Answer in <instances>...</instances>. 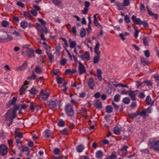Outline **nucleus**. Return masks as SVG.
<instances>
[{"label":"nucleus","mask_w":159,"mask_h":159,"mask_svg":"<svg viewBox=\"0 0 159 159\" xmlns=\"http://www.w3.org/2000/svg\"><path fill=\"white\" fill-rule=\"evenodd\" d=\"M148 146L150 148L152 149L154 151H159V140L156 138L150 139L148 143Z\"/></svg>","instance_id":"nucleus-1"},{"label":"nucleus","mask_w":159,"mask_h":159,"mask_svg":"<svg viewBox=\"0 0 159 159\" xmlns=\"http://www.w3.org/2000/svg\"><path fill=\"white\" fill-rule=\"evenodd\" d=\"M36 24L38 30L41 32L40 37L41 39L43 41L46 40V39L44 36V34H47L48 33L49 30L48 29L46 28V26H45L44 27L45 30H44L43 27H42L40 24L37 23H36Z\"/></svg>","instance_id":"nucleus-2"},{"label":"nucleus","mask_w":159,"mask_h":159,"mask_svg":"<svg viewBox=\"0 0 159 159\" xmlns=\"http://www.w3.org/2000/svg\"><path fill=\"white\" fill-rule=\"evenodd\" d=\"M65 111L68 116H72L74 115L73 107L70 104L67 105L65 107Z\"/></svg>","instance_id":"nucleus-3"},{"label":"nucleus","mask_w":159,"mask_h":159,"mask_svg":"<svg viewBox=\"0 0 159 159\" xmlns=\"http://www.w3.org/2000/svg\"><path fill=\"white\" fill-rule=\"evenodd\" d=\"M8 152V148L6 145L4 144L0 145V154L3 156L6 155Z\"/></svg>","instance_id":"nucleus-4"},{"label":"nucleus","mask_w":159,"mask_h":159,"mask_svg":"<svg viewBox=\"0 0 159 159\" xmlns=\"http://www.w3.org/2000/svg\"><path fill=\"white\" fill-rule=\"evenodd\" d=\"M78 62L79 64L78 70L79 74L81 75L84 73H86V69L84 66L82 64L81 62L79 61Z\"/></svg>","instance_id":"nucleus-5"},{"label":"nucleus","mask_w":159,"mask_h":159,"mask_svg":"<svg viewBox=\"0 0 159 159\" xmlns=\"http://www.w3.org/2000/svg\"><path fill=\"white\" fill-rule=\"evenodd\" d=\"M58 102L57 99H55L54 100H50L48 102V105L50 109H52L55 108L57 105V103Z\"/></svg>","instance_id":"nucleus-6"},{"label":"nucleus","mask_w":159,"mask_h":159,"mask_svg":"<svg viewBox=\"0 0 159 159\" xmlns=\"http://www.w3.org/2000/svg\"><path fill=\"white\" fill-rule=\"evenodd\" d=\"M85 7L84 9L82 11V13L84 15H86L88 12L89 10V7L90 6V3L87 1H85L84 2Z\"/></svg>","instance_id":"nucleus-7"},{"label":"nucleus","mask_w":159,"mask_h":159,"mask_svg":"<svg viewBox=\"0 0 159 159\" xmlns=\"http://www.w3.org/2000/svg\"><path fill=\"white\" fill-rule=\"evenodd\" d=\"M78 57H80L82 60H84L85 59L87 60L90 59V55L89 53L87 51L85 52L84 54H80L78 55Z\"/></svg>","instance_id":"nucleus-8"},{"label":"nucleus","mask_w":159,"mask_h":159,"mask_svg":"<svg viewBox=\"0 0 159 159\" xmlns=\"http://www.w3.org/2000/svg\"><path fill=\"white\" fill-rule=\"evenodd\" d=\"M40 94L41 96V98L43 100H46L49 96V93L48 92H46L43 90H41L40 92Z\"/></svg>","instance_id":"nucleus-9"},{"label":"nucleus","mask_w":159,"mask_h":159,"mask_svg":"<svg viewBox=\"0 0 159 159\" xmlns=\"http://www.w3.org/2000/svg\"><path fill=\"white\" fill-rule=\"evenodd\" d=\"M128 148V147L127 146L123 147L121 148L120 151L122 152L121 154L122 157H124L126 156L127 155L128 151L127 149Z\"/></svg>","instance_id":"nucleus-10"},{"label":"nucleus","mask_w":159,"mask_h":159,"mask_svg":"<svg viewBox=\"0 0 159 159\" xmlns=\"http://www.w3.org/2000/svg\"><path fill=\"white\" fill-rule=\"evenodd\" d=\"M17 100L16 97H14L12 98V100H10L7 103L6 105L7 107H10L11 106L12 104H15Z\"/></svg>","instance_id":"nucleus-11"},{"label":"nucleus","mask_w":159,"mask_h":159,"mask_svg":"<svg viewBox=\"0 0 159 159\" xmlns=\"http://www.w3.org/2000/svg\"><path fill=\"white\" fill-rule=\"evenodd\" d=\"M136 16H132L131 17L132 20L135 24L140 25L141 22L140 19L139 18H136Z\"/></svg>","instance_id":"nucleus-12"},{"label":"nucleus","mask_w":159,"mask_h":159,"mask_svg":"<svg viewBox=\"0 0 159 159\" xmlns=\"http://www.w3.org/2000/svg\"><path fill=\"white\" fill-rule=\"evenodd\" d=\"M27 56L29 58H31L34 57L35 56L34 51L32 48H30L26 51Z\"/></svg>","instance_id":"nucleus-13"},{"label":"nucleus","mask_w":159,"mask_h":159,"mask_svg":"<svg viewBox=\"0 0 159 159\" xmlns=\"http://www.w3.org/2000/svg\"><path fill=\"white\" fill-rule=\"evenodd\" d=\"M93 105L94 107L97 109H101L102 107V102L98 100H96Z\"/></svg>","instance_id":"nucleus-14"},{"label":"nucleus","mask_w":159,"mask_h":159,"mask_svg":"<svg viewBox=\"0 0 159 159\" xmlns=\"http://www.w3.org/2000/svg\"><path fill=\"white\" fill-rule=\"evenodd\" d=\"M136 92H138V91H133L130 90H129V95L133 100H135L136 99V96L137 93H135Z\"/></svg>","instance_id":"nucleus-15"},{"label":"nucleus","mask_w":159,"mask_h":159,"mask_svg":"<svg viewBox=\"0 0 159 159\" xmlns=\"http://www.w3.org/2000/svg\"><path fill=\"white\" fill-rule=\"evenodd\" d=\"M27 66V61H25L23 64L20 66L17 67L16 71L22 70H24Z\"/></svg>","instance_id":"nucleus-16"},{"label":"nucleus","mask_w":159,"mask_h":159,"mask_svg":"<svg viewBox=\"0 0 159 159\" xmlns=\"http://www.w3.org/2000/svg\"><path fill=\"white\" fill-rule=\"evenodd\" d=\"M94 81L93 78H91L89 80L88 84L89 88L92 90H93L94 89Z\"/></svg>","instance_id":"nucleus-17"},{"label":"nucleus","mask_w":159,"mask_h":159,"mask_svg":"<svg viewBox=\"0 0 159 159\" xmlns=\"http://www.w3.org/2000/svg\"><path fill=\"white\" fill-rule=\"evenodd\" d=\"M140 57L141 63L143 66H144L148 64L149 61L148 60L143 57Z\"/></svg>","instance_id":"nucleus-18"},{"label":"nucleus","mask_w":159,"mask_h":159,"mask_svg":"<svg viewBox=\"0 0 159 159\" xmlns=\"http://www.w3.org/2000/svg\"><path fill=\"white\" fill-rule=\"evenodd\" d=\"M103 155L102 152L101 150L98 151L96 153V156L98 159H102Z\"/></svg>","instance_id":"nucleus-19"},{"label":"nucleus","mask_w":159,"mask_h":159,"mask_svg":"<svg viewBox=\"0 0 159 159\" xmlns=\"http://www.w3.org/2000/svg\"><path fill=\"white\" fill-rule=\"evenodd\" d=\"M149 39L148 38L144 36L143 38V42L145 46H149Z\"/></svg>","instance_id":"nucleus-20"},{"label":"nucleus","mask_w":159,"mask_h":159,"mask_svg":"<svg viewBox=\"0 0 159 159\" xmlns=\"http://www.w3.org/2000/svg\"><path fill=\"white\" fill-rule=\"evenodd\" d=\"M97 77L99 81H101L102 80V71L100 69H98L97 70Z\"/></svg>","instance_id":"nucleus-21"},{"label":"nucleus","mask_w":159,"mask_h":159,"mask_svg":"<svg viewBox=\"0 0 159 159\" xmlns=\"http://www.w3.org/2000/svg\"><path fill=\"white\" fill-rule=\"evenodd\" d=\"M23 134L22 133L19 132L17 131V129H16L15 131V138H23Z\"/></svg>","instance_id":"nucleus-22"},{"label":"nucleus","mask_w":159,"mask_h":159,"mask_svg":"<svg viewBox=\"0 0 159 159\" xmlns=\"http://www.w3.org/2000/svg\"><path fill=\"white\" fill-rule=\"evenodd\" d=\"M20 108V105H15L13 107L9 109V111H12V113H16L17 110L19 109Z\"/></svg>","instance_id":"nucleus-23"},{"label":"nucleus","mask_w":159,"mask_h":159,"mask_svg":"<svg viewBox=\"0 0 159 159\" xmlns=\"http://www.w3.org/2000/svg\"><path fill=\"white\" fill-rule=\"evenodd\" d=\"M96 54H97V55L94 56L93 59V62L94 64H96L98 63L99 61L100 60V53H98Z\"/></svg>","instance_id":"nucleus-24"},{"label":"nucleus","mask_w":159,"mask_h":159,"mask_svg":"<svg viewBox=\"0 0 159 159\" xmlns=\"http://www.w3.org/2000/svg\"><path fill=\"white\" fill-rule=\"evenodd\" d=\"M28 23L27 22L25 21H22L20 23L21 27L23 29L26 28L28 26Z\"/></svg>","instance_id":"nucleus-25"},{"label":"nucleus","mask_w":159,"mask_h":159,"mask_svg":"<svg viewBox=\"0 0 159 159\" xmlns=\"http://www.w3.org/2000/svg\"><path fill=\"white\" fill-rule=\"evenodd\" d=\"M46 53L48 57L50 62L52 63L53 62L54 59L53 55L51 53H49L48 51L46 52Z\"/></svg>","instance_id":"nucleus-26"},{"label":"nucleus","mask_w":159,"mask_h":159,"mask_svg":"<svg viewBox=\"0 0 159 159\" xmlns=\"http://www.w3.org/2000/svg\"><path fill=\"white\" fill-rule=\"evenodd\" d=\"M99 48V43L98 41H97L96 43V45L94 47V52L96 54L100 53L98 52Z\"/></svg>","instance_id":"nucleus-27"},{"label":"nucleus","mask_w":159,"mask_h":159,"mask_svg":"<svg viewBox=\"0 0 159 159\" xmlns=\"http://www.w3.org/2000/svg\"><path fill=\"white\" fill-rule=\"evenodd\" d=\"M112 85H113L114 86H115L116 87H118V86H120L122 88L126 87L128 89H129V87L127 85H124L121 83H119L118 84H114V83H113Z\"/></svg>","instance_id":"nucleus-28"},{"label":"nucleus","mask_w":159,"mask_h":159,"mask_svg":"<svg viewBox=\"0 0 159 159\" xmlns=\"http://www.w3.org/2000/svg\"><path fill=\"white\" fill-rule=\"evenodd\" d=\"M76 150L79 152H82L84 148V146L82 144H80L76 147Z\"/></svg>","instance_id":"nucleus-29"},{"label":"nucleus","mask_w":159,"mask_h":159,"mask_svg":"<svg viewBox=\"0 0 159 159\" xmlns=\"http://www.w3.org/2000/svg\"><path fill=\"white\" fill-rule=\"evenodd\" d=\"M23 16L27 19H30L32 17L30 13L27 11H24Z\"/></svg>","instance_id":"nucleus-30"},{"label":"nucleus","mask_w":159,"mask_h":159,"mask_svg":"<svg viewBox=\"0 0 159 159\" xmlns=\"http://www.w3.org/2000/svg\"><path fill=\"white\" fill-rule=\"evenodd\" d=\"M105 110L106 112L108 113H110L113 111L112 108L111 106H107Z\"/></svg>","instance_id":"nucleus-31"},{"label":"nucleus","mask_w":159,"mask_h":159,"mask_svg":"<svg viewBox=\"0 0 159 159\" xmlns=\"http://www.w3.org/2000/svg\"><path fill=\"white\" fill-rule=\"evenodd\" d=\"M30 93L33 95H35L38 93V91L35 88H32L30 91Z\"/></svg>","instance_id":"nucleus-32"},{"label":"nucleus","mask_w":159,"mask_h":159,"mask_svg":"<svg viewBox=\"0 0 159 159\" xmlns=\"http://www.w3.org/2000/svg\"><path fill=\"white\" fill-rule=\"evenodd\" d=\"M4 37L5 42H9L11 40L13 39L12 37L10 35H7V37H5V36H4Z\"/></svg>","instance_id":"nucleus-33"},{"label":"nucleus","mask_w":159,"mask_h":159,"mask_svg":"<svg viewBox=\"0 0 159 159\" xmlns=\"http://www.w3.org/2000/svg\"><path fill=\"white\" fill-rule=\"evenodd\" d=\"M138 112L137 111L135 113H128V116L129 117L133 119L139 115L138 113Z\"/></svg>","instance_id":"nucleus-34"},{"label":"nucleus","mask_w":159,"mask_h":159,"mask_svg":"<svg viewBox=\"0 0 159 159\" xmlns=\"http://www.w3.org/2000/svg\"><path fill=\"white\" fill-rule=\"evenodd\" d=\"M57 125L59 127H64L65 126L64 121L63 120L60 119L57 123Z\"/></svg>","instance_id":"nucleus-35"},{"label":"nucleus","mask_w":159,"mask_h":159,"mask_svg":"<svg viewBox=\"0 0 159 159\" xmlns=\"http://www.w3.org/2000/svg\"><path fill=\"white\" fill-rule=\"evenodd\" d=\"M116 152L115 151H113L111 155L109 156V159H116Z\"/></svg>","instance_id":"nucleus-36"},{"label":"nucleus","mask_w":159,"mask_h":159,"mask_svg":"<svg viewBox=\"0 0 159 159\" xmlns=\"http://www.w3.org/2000/svg\"><path fill=\"white\" fill-rule=\"evenodd\" d=\"M143 83L146 84L147 86L149 87H152V83L150 80H145L143 82Z\"/></svg>","instance_id":"nucleus-37"},{"label":"nucleus","mask_w":159,"mask_h":159,"mask_svg":"<svg viewBox=\"0 0 159 159\" xmlns=\"http://www.w3.org/2000/svg\"><path fill=\"white\" fill-rule=\"evenodd\" d=\"M70 42V47L71 48H74L76 45V42L75 41H71V40H69Z\"/></svg>","instance_id":"nucleus-38"},{"label":"nucleus","mask_w":159,"mask_h":159,"mask_svg":"<svg viewBox=\"0 0 159 159\" xmlns=\"http://www.w3.org/2000/svg\"><path fill=\"white\" fill-rule=\"evenodd\" d=\"M114 133L116 134H119L120 133V130L118 126H115L114 129Z\"/></svg>","instance_id":"nucleus-39"},{"label":"nucleus","mask_w":159,"mask_h":159,"mask_svg":"<svg viewBox=\"0 0 159 159\" xmlns=\"http://www.w3.org/2000/svg\"><path fill=\"white\" fill-rule=\"evenodd\" d=\"M122 102L125 104H129L130 102V99L128 97L124 98L122 100Z\"/></svg>","instance_id":"nucleus-40"},{"label":"nucleus","mask_w":159,"mask_h":159,"mask_svg":"<svg viewBox=\"0 0 159 159\" xmlns=\"http://www.w3.org/2000/svg\"><path fill=\"white\" fill-rule=\"evenodd\" d=\"M80 36L82 38L85 37V29L84 28H82L81 29Z\"/></svg>","instance_id":"nucleus-41"},{"label":"nucleus","mask_w":159,"mask_h":159,"mask_svg":"<svg viewBox=\"0 0 159 159\" xmlns=\"http://www.w3.org/2000/svg\"><path fill=\"white\" fill-rule=\"evenodd\" d=\"M2 25L4 27H7L9 25V22L6 20H3L1 23Z\"/></svg>","instance_id":"nucleus-42"},{"label":"nucleus","mask_w":159,"mask_h":159,"mask_svg":"<svg viewBox=\"0 0 159 159\" xmlns=\"http://www.w3.org/2000/svg\"><path fill=\"white\" fill-rule=\"evenodd\" d=\"M151 97L149 96H147L146 99V101L147 104L148 105H150L151 104Z\"/></svg>","instance_id":"nucleus-43"},{"label":"nucleus","mask_w":159,"mask_h":159,"mask_svg":"<svg viewBox=\"0 0 159 159\" xmlns=\"http://www.w3.org/2000/svg\"><path fill=\"white\" fill-rule=\"evenodd\" d=\"M45 137L46 138H49L51 134V131L48 129H46L45 130Z\"/></svg>","instance_id":"nucleus-44"},{"label":"nucleus","mask_w":159,"mask_h":159,"mask_svg":"<svg viewBox=\"0 0 159 159\" xmlns=\"http://www.w3.org/2000/svg\"><path fill=\"white\" fill-rule=\"evenodd\" d=\"M55 49L57 52L58 53V54H60V50L61 48V47L60 45V43H59L56 47H55Z\"/></svg>","instance_id":"nucleus-45"},{"label":"nucleus","mask_w":159,"mask_h":159,"mask_svg":"<svg viewBox=\"0 0 159 159\" xmlns=\"http://www.w3.org/2000/svg\"><path fill=\"white\" fill-rule=\"evenodd\" d=\"M120 99V95L118 94L116 95L114 97V100L116 102L119 101Z\"/></svg>","instance_id":"nucleus-46"},{"label":"nucleus","mask_w":159,"mask_h":159,"mask_svg":"<svg viewBox=\"0 0 159 159\" xmlns=\"http://www.w3.org/2000/svg\"><path fill=\"white\" fill-rule=\"evenodd\" d=\"M139 9L140 11L141 12H145V8L143 4L141 3Z\"/></svg>","instance_id":"nucleus-47"},{"label":"nucleus","mask_w":159,"mask_h":159,"mask_svg":"<svg viewBox=\"0 0 159 159\" xmlns=\"http://www.w3.org/2000/svg\"><path fill=\"white\" fill-rule=\"evenodd\" d=\"M27 88V87L25 88H24L23 87L21 88L19 90L20 92V95H22L23 94H24L25 93V91L26 90Z\"/></svg>","instance_id":"nucleus-48"},{"label":"nucleus","mask_w":159,"mask_h":159,"mask_svg":"<svg viewBox=\"0 0 159 159\" xmlns=\"http://www.w3.org/2000/svg\"><path fill=\"white\" fill-rule=\"evenodd\" d=\"M57 83L58 84H61L62 83L63 78L61 77H57L56 79Z\"/></svg>","instance_id":"nucleus-49"},{"label":"nucleus","mask_w":159,"mask_h":159,"mask_svg":"<svg viewBox=\"0 0 159 159\" xmlns=\"http://www.w3.org/2000/svg\"><path fill=\"white\" fill-rule=\"evenodd\" d=\"M117 7L119 8V10H122L124 6L123 4L121 3L117 2L116 3Z\"/></svg>","instance_id":"nucleus-50"},{"label":"nucleus","mask_w":159,"mask_h":159,"mask_svg":"<svg viewBox=\"0 0 159 159\" xmlns=\"http://www.w3.org/2000/svg\"><path fill=\"white\" fill-rule=\"evenodd\" d=\"M53 3L56 6L60 5L61 4V0H52Z\"/></svg>","instance_id":"nucleus-51"},{"label":"nucleus","mask_w":159,"mask_h":159,"mask_svg":"<svg viewBox=\"0 0 159 159\" xmlns=\"http://www.w3.org/2000/svg\"><path fill=\"white\" fill-rule=\"evenodd\" d=\"M124 20L127 23H129L130 22L129 16L127 15H126L125 16Z\"/></svg>","instance_id":"nucleus-52"},{"label":"nucleus","mask_w":159,"mask_h":159,"mask_svg":"<svg viewBox=\"0 0 159 159\" xmlns=\"http://www.w3.org/2000/svg\"><path fill=\"white\" fill-rule=\"evenodd\" d=\"M35 71L37 73L39 74L41 72L42 70L39 67L36 66Z\"/></svg>","instance_id":"nucleus-53"},{"label":"nucleus","mask_w":159,"mask_h":159,"mask_svg":"<svg viewBox=\"0 0 159 159\" xmlns=\"http://www.w3.org/2000/svg\"><path fill=\"white\" fill-rule=\"evenodd\" d=\"M143 25V26L146 28H148L149 27V25L145 21H141V22L140 24V25Z\"/></svg>","instance_id":"nucleus-54"},{"label":"nucleus","mask_w":159,"mask_h":159,"mask_svg":"<svg viewBox=\"0 0 159 159\" xmlns=\"http://www.w3.org/2000/svg\"><path fill=\"white\" fill-rule=\"evenodd\" d=\"M30 12L34 16H36L37 15V11L34 9H32L30 10Z\"/></svg>","instance_id":"nucleus-55"},{"label":"nucleus","mask_w":159,"mask_h":159,"mask_svg":"<svg viewBox=\"0 0 159 159\" xmlns=\"http://www.w3.org/2000/svg\"><path fill=\"white\" fill-rule=\"evenodd\" d=\"M112 104L113 105L115 110L116 111L119 108V106L115 103L113 101L112 102Z\"/></svg>","instance_id":"nucleus-56"},{"label":"nucleus","mask_w":159,"mask_h":159,"mask_svg":"<svg viewBox=\"0 0 159 159\" xmlns=\"http://www.w3.org/2000/svg\"><path fill=\"white\" fill-rule=\"evenodd\" d=\"M144 54L147 58H148L150 56V53L148 50H146L144 51Z\"/></svg>","instance_id":"nucleus-57"},{"label":"nucleus","mask_w":159,"mask_h":159,"mask_svg":"<svg viewBox=\"0 0 159 159\" xmlns=\"http://www.w3.org/2000/svg\"><path fill=\"white\" fill-rule=\"evenodd\" d=\"M64 48L65 49L67 53L69 55V57L70 58V60L72 61V55L70 53V52L69 51H68V50L66 48L64 47Z\"/></svg>","instance_id":"nucleus-58"},{"label":"nucleus","mask_w":159,"mask_h":159,"mask_svg":"<svg viewBox=\"0 0 159 159\" xmlns=\"http://www.w3.org/2000/svg\"><path fill=\"white\" fill-rule=\"evenodd\" d=\"M66 60L65 59L62 58L61 59L60 63L61 65L64 66L66 64Z\"/></svg>","instance_id":"nucleus-59"},{"label":"nucleus","mask_w":159,"mask_h":159,"mask_svg":"<svg viewBox=\"0 0 159 159\" xmlns=\"http://www.w3.org/2000/svg\"><path fill=\"white\" fill-rule=\"evenodd\" d=\"M16 5L22 8L24 7H25V4L23 3L20 1L17 2Z\"/></svg>","instance_id":"nucleus-60"},{"label":"nucleus","mask_w":159,"mask_h":159,"mask_svg":"<svg viewBox=\"0 0 159 159\" xmlns=\"http://www.w3.org/2000/svg\"><path fill=\"white\" fill-rule=\"evenodd\" d=\"M30 108L33 111L35 109V106H34V103L33 102H30Z\"/></svg>","instance_id":"nucleus-61"},{"label":"nucleus","mask_w":159,"mask_h":159,"mask_svg":"<svg viewBox=\"0 0 159 159\" xmlns=\"http://www.w3.org/2000/svg\"><path fill=\"white\" fill-rule=\"evenodd\" d=\"M146 111L145 110H143V111H142L141 112H140V113H138L139 115H140L141 116H142L143 115L144 116H146Z\"/></svg>","instance_id":"nucleus-62"},{"label":"nucleus","mask_w":159,"mask_h":159,"mask_svg":"<svg viewBox=\"0 0 159 159\" xmlns=\"http://www.w3.org/2000/svg\"><path fill=\"white\" fill-rule=\"evenodd\" d=\"M38 20L43 25H45L46 24V22L42 19L38 18Z\"/></svg>","instance_id":"nucleus-63"},{"label":"nucleus","mask_w":159,"mask_h":159,"mask_svg":"<svg viewBox=\"0 0 159 159\" xmlns=\"http://www.w3.org/2000/svg\"><path fill=\"white\" fill-rule=\"evenodd\" d=\"M138 97L140 98H143L145 97V95L143 92H141L138 95Z\"/></svg>","instance_id":"nucleus-64"}]
</instances>
